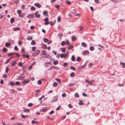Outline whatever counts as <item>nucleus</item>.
Returning a JSON list of instances; mask_svg holds the SVG:
<instances>
[{
  "label": "nucleus",
  "instance_id": "nucleus-52",
  "mask_svg": "<svg viewBox=\"0 0 125 125\" xmlns=\"http://www.w3.org/2000/svg\"><path fill=\"white\" fill-rule=\"evenodd\" d=\"M70 68L72 70H75V68L73 66L71 67H70Z\"/></svg>",
  "mask_w": 125,
  "mask_h": 125
},
{
  "label": "nucleus",
  "instance_id": "nucleus-31",
  "mask_svg": "<svg viewBox=\"0 0 125 125\" xmlns=\"http://www.w3.org/2000/svg\"><path fill=\"white\" fill-rule=\"evenodd\" d=\"M36 49V47H35L34 46V47H32V51L34 52L35 51Z\"/></svg>",
  "mask_w": 125,
  "mask_h": 125
},
{
  "label": "nucleus",
  "instance_id": "nucleus-35",
  "mask_svg": "<svg viewBox=\"0 0 125 125\" xmlns=\"http://www.w3.org/2000/svg\"><path fill=\"white\" fill-rule=\"evenodd\" d=\"M30 9L32 10H35V8L34 6H32L31 8Z\"/></svg>",
  "mask_w": 125,
  "mask_h": 125
},
{
  "label": "nucleus",
  "instance_id": "nucleus-22",
  "mask_svg": "<svg viewBox=\"0 0 125 125\" xmlns=\"http://www.w3.org/2000/svg\"><path fill=\"white\" fill-rule=\"evenodd\" d=\"M35 52V53H36V54L37 55L40 53V51L39 50H37Z\"/></svg>",
  "mask_w": 125,
  "mask_h": 125
},
{
  "label": "nucleus",
  "instance_id": "nucleus-57",
  "mask_svg": "<svg viewBox=\"0 0 125 125\" xmlns=\"http://www.w3.org/2000/svg\"><path fill=\"white\" fill-rule=\"evenodd\" d=\"M14 49L16 51H18V48L16 46H15L14 47Z\"/></svg>",
  "mask_w": 125,
  "mask_h": 125
},
{
  "label": "nucleus",
  "instance_id": "nucleus-40",
  "mask_svg": "<svg viewBox=\"0 0 125 125\" xmlns=\"http://www.w3.org/2000/svg\"><path fill=\"white\" fill-rule=\"evenodd\" d=\"M77 60L78 62H79L81 60V58L79 57H78L77 59Z\"/></svg>",
  "mask_w": 125,
  "mask_h": 125
},
{
  "label": "nucleus",
  "instance_id": "nucleus-42",
  "mask_svg": "<svg viewBox=\"0 0 125 125\" xmlns=\"http://www.w3.org/2000/svg\"><path fill=\"white\" fill-rule=\"evenodd\" d=\"M3 51L4 52H6L7 51V49L6 48H3Z\"/></svg>",
  "mask_w": 125,
  "mask_h": 125
},
{
  "label": "nucleus",
  "instance_id": "nucleus-20",
  "mask_svg": "<svg viewBox=\"0 0 125 125\" xmlns=\"http://www.w3.org/2000/svg\"><path fill=\"white\" fill-rule=\"evenodd\" d=\"M27 40H31L32 39V37L31 36H29L27 38Z\"/></svg>",
  "mask_w": 125,
  "mask_h": 125
},
{
  "label": "nucleus",
  "instance_id": "nucleus-48",
  "mask_svg": "<svg viewBox=\"0 0 125 125\" xmlns=\"http://www.w3.org/2000/svg\"><path fill=\"white\" fill-rule=\"evenodd\" d=\"M52 52L55 55H56L57 54V52L56 51L54 50H53L52 51Z\"/></svg>",
  "mask_w": 125,
  "mask_h": 125
},
{
  "label": "nucleus",
  "instance_id": "nucleus-49",
  "mask_svg": "<svg viewBox=\"0 0 125 125\" xmlns=\"http://www.w3.org/2000/svg\"><path fill=\"white\" fill-rule=\"evenodd\" d=\"M44 65L46 67H47L49 66L48 64L46 62L44 63Z\"/></svg>",
  "mask_w": 125,
  "mask_h": 125
},
{
  "label": "nucleus",
  "instance_id": "nucleus-18",
  "mask_svg": "<svg viewBox=\"0 0 125 125\" xmlns=\"http://www.w3.org/2000/svg\"><path fill=\"white\" fill-rule=\"evenodd\" d=\"M73 46L72 45H70L68 47V49L70 50L73 47Z\"/></svg>",
  "mask_w": 125,
  "mask_h": 125
},
{
  "label": "nucleus",
  "instance_id": "nucleus-39",
  "mask_svg": "<svg viewBox=\"0 0 125 125\" xmlns=\"http://www.w3.org/2000/svg\"><path fill=\"white\" fill-rule=\"evenodd\" d=\"M55 21L54 22H53V23H52V21H51L50 22V25H52V26L54 24V23H55Z\"/></svg>",
  "mask_w": 125,
  "mask_h": 125
},
{
  "label": "nucleus",
  "instance_id": "nucleus-27",
  "mask_svg": "<svg viewBox=\"0 0 125 125\" xmlns=\"http://www.w3.org/2000/svg\"><path fill=\"white\" fill-rule=\"evenodd\" d=\"M58 61L56 60L54 61L53 62V64L54 65H56L58 64Z\"/></svg>",
  "mask_w": 125,
  "mask_h": 125
},
{
  "label": "nucleus",
  "instance_id": "nucleus-3",
  "mask_svg": "<svg viewBox=\"0 0 125 125\" xmlns=\"http://www.w3.org/2000/svg\"><path fill=\"white\" fill-rule=\"evenodd\" d=\"M58 97L57 95L54 96L52 99L51 102H56L57 100Z\"/></svg>",
  "mask_w": 125,
  "mask_h": 125
},
{
  "label": "nucleus",
  "instance_id": "nucleus-53",
  "mask_svg": "<svg viewBox=\"0 0 125 125\" xmlns=\"http://www.w3.org/2000/svg\"><path fill=\"white\" fill-rule=\"evenodd\" d=\"M4 16L3 15V14H0V19L2 18Z\"/></svg>",
  "mask_w": 125,
  "mask_h": 125
},
{
  "label": "nucleus",
  "instance_id": "nucleus-29",
  "mask_svg": "<svg viewBox=\"0 0 125 125\" xmlns=\"http://www.w3.org/2000/svg\"><path fill=\"white\" fill-rule=\"evenodd\" d=\"M74 96L75 97H79V95L77 93H75Z\"/></svg>",
  "mask_w": 125,
  "mask_h": 125
},
{
  "label": "nucleus",
  "instance_id": "nucleus-47",
  "mask_svg": "<svg viewBox=\"0 0 125 125\" xmlns=\"http://www.w3.org/2000/svg\"><path fill=\"white\" fill-rule=\"evenodd\" d=\"M65 44V42L64 41H62L61 42V45L62 46H64Z\"/></svg>",
  "mask_w": 125,
  "mask_h": 125
},
{
  "label": "nucleus",
  "instance_id": "nucleus-23",
  "mask_svg": "<svg viewBox=\"0 0 125 125\" xmlns=\"http://www.w3.org/2000/svg\"><path fill=\"white\" fill-rule=\"evenodd\" d=\"M9 84L10 85L13 86L14 85V84L13 82H11Z\"/></svg>",
  "mask_w": 125,
  "mask_h": 125
},
{
  "label": "nucleus",
  "instance_id": "nucleus-51",
  "mask_svg": "<svg viewBox=\"0 0 125 125\" xmlns=\"http://www.w3.org/2000/svg\"><path fill=\"white\" fill-rule=\"evenodd\" d=\"M72 41H74L75 39V36H73L72 38Z\"/></svg>",
  "mask_w": 125,
  "mask_h": 125
},
{
  "label": "nucleus",
  "instance_id": "nucleus-46",
  "mask_svg": "<svg viewBox=\"0 0 125 125\" xmlns=\"http://www.w3.org/2000/svg\"><path fill=\"white\" fill-rule=\"evenodd\" d=\"M9 69L8 67H6L5 70V72L6 73H7L9 71Z\"/></svg>",
  "mask_w": 125,
  "mask_h": 125
},
{
  "label": "nucleus",
  "instance_id": "nucleus-60",
  "mask_svg": "<svg viewBox=\"0 0 125 125\" xmlns=\"http://www.w3.org/2000/svg\"><path fill=\"white\" fill-rule=\"evenodd\" d=\"M95 2L97 4H99V0H95Z\"/></svg>",
  "mask_w": 125,
  "mask_h": 125
},
{
  "label": "nucleus",
  "instance_id": "nucleus-2",
  "mask_svg": "<svg viewBox=\"0 0 125 125\" xmlns=\"http://www.w3.org/2000/svg\"><path fill=\"white\" fill-rule=\"evenodd\" d=\"M25 76L24 75V73H23L19 75L17 78V79L19 80H22L25 78Z\"/></svg>",
  "mask_w": 125,
  "mask_h": 125
},
{
  "label": "nucleus",
  "instance_id": "nucleus-36",
  "mask_svg": "<svg viewBox=\"0 0 125 125\" xmlns=\"http://www.w3.org/2000/svg\"><path fill=\"white\" fill-rule=\"evenodd\" d=\"M57 85V83L56 82H54L53 84V85L54 87L56 86Z\"/></svg>",
  "mask_w": 125,
  "mask_h": 125
},
{
  "label": "nucleus",
  "instance_id": "nucleus-63",
  "mask_svg": "<svg viewBox=\"0 0 125 125\" xmlns=\"http://www.w3.org/2000/svg\"><path fill=\"white\" fill-rule=\"evenodd\" d=\"M44 95H42L41 97L39 98V100H40L41 99H42L43 98H44Z\"/></svg>",
  "mask_w": 125,
  "mask_h": 125
},
{
  "label": "nucleus",
  "instance_id": "nucleus-13",
  "mask_svg": "<svg viewBox=\"0 0 125 125\" xmlns=\"http://www.w3.org/2000/svg\"><path fill=\"white\" fill-rule=\"evenodd\" d=\"M22 56L23 58L26 57L27 58H29V56L28 55H25L24 54L22 55Z\"/></svg>",
  "mask_w": 125,
  "mask_h": 125
},
{
  "label": "nucleus",
  "instance_id": "nucleus-61",
  "mask_svg": "<svg viewBox=\"0 0 125 125\" xmlns=\"http://www.w3.org/2000/svg\"><path fill=\"white\" fill-rule=\"evenodd\" d=\"M44 41L46 43L47 42H48V40L47 39H45V38H44Z\"/></svg>",
  "mask_w": 125,
  "mask_h": 125
},
{
  "label": "nucleus",
  "instance_id": "nucleus-32",
  "mask_svg": "<svg viewBox=\"0 0 125 125\" xmlns=\"http://www.w3.org/2000/svg\"><path fill=\"white\" fill-rule=\"evenodd\" d=\"M31 44L32 45H34L35 44V41L34 40H32V41Z\"/></svg>",
  "mask_w": 125,
  "mask_h": 125
},
{
  "label": "nucleus",
  "instance_id": "nucleus-12",
  "mask_svg": "<svg viewBox=\"0 0 125 125\" xmlns=\"http://www.w3.org/2000/svg\"><path fill=\"white\" fill-rule=\"evenodd\" d=\"M42 48L44 49H46V46L45 44H42Z\"/></svg>",
  "mask_w": 125,
  "mask_h": 125
},
{
  "label": "nucleus",
  "instance_id": "nucleus-64",
  "mask_svg": "<svg viewBox=\"0 0 125 125\" xmlns=\"http://www.w3.org/2000/svg\"><path fill=\"white\" fill-rule=\"evenodd\" d=\"M79 31H82L83 29V27H82L81 26H80L79 27Z\"/></svg>",
  "mask_w": 125,
  "mask_h": 125
},
{
  "label": "nucleus",
  "instance_id": "nucleus-30",
  "mask_svg": "<svg viewBox=\"0 0 125 125\" xmlns=\"http://www.w3.org/2000/svg\"><path fill=\"white\" fill-rule=\"evenodd\" d=\"M51 67H52V68L56 69H57L59 68L58 67L55 66H51Z\"/></svg>",
  "mask_w": 125,
  "mask_h": 125
},
{
  "label": "nucleus",
  "instance_id": "nucleus-59",
  "mask_svg": "<svg viewBox=\"0 0 125 125\" xmlns=\"http://www.w3.org/2000/svg\"><path fill=\"white\" fill-rule=\"evenodd\" d=\"M75 85V83H70L68 85V86H73Z\"/></svg>",
  "mask_w": 125,
  "mask_h": 125
},
{
  "label": "nucleus",
  "instance_id": "nucleus-37",
  "mask_svg": "<svg viewBox=\"0 0 125 125\" xmlns=\"http://www.w3.org/2000/svg\"><path fill=\"white\" fill-rule=\"evenodd\" d=\"M29 111V110L26 109L23 110V112H24L28 113Z\"/></svg>",
  "mask_w": 125,
  "mask_h": 125
},
{
  "label": "nucleus",
  "instance_id": "nucleus-25",
  "mask_svg": "<svg viewBox=\"0 0 125 125\" xmlns=\"http://www.w3.org/2000/svg\"><path fill=\"white\" fill-rule=\"evenodd\" d=\"M90 49L91 51H93L94 50V48L93 46H91L90 48Z\"/></svg>",
  "mask_w": 125,
  "mask_h": 125
},
{
  "label": "nucleus",
  "instance_id": "nucleus-33",
  "mask_svg": "<svg viewBox=\"0 0 125 125\" xmlns=\"http://www.w3.org/2000/svg\"><path fill=\"white\" fill-rule=\"evenodd\" d=\"M15 53L11 52V53H8V55L9 56H11V55H13L14 54H15Z\"/></svg>",
  "mask_w": 125,
  "mask_h": 125
},
{
  "label": "nucleus",
  "instance_id": "nucleus-56",
  "mask_svg": "<svg viewBox=\"0 0 125 125\" xmlns=\"http://www.w3.org/2000/svg\"><path fill=\"white\" fill-rule=\"evenodd\" d=\"M32 66L31 65L28 68V70H30L32 68Z\"/></svg>",
  "mask_w": 125,
  "mask_h": 125
},
{
  "label": "nucleus",
  "instance_id": "nucleus-10",
  "mask_svg": "<svg viewBox=\"0 0 125 125\" xmlns=\"http://www.w3.org/2000/svg\"><path fill=\"white\" fill-rule=\"evenodd\" d=\"M81 45L83 47H86L87 46V45L86 43L84 42H82V43Z\"/></svg>",
  "mask_w": 125,
  "mask_h": 125
},
{
  "label": "nucleus",
  "instance_id": "nucleus-16",
  "mask_svg": "<svg viewBox=\"0 0 125 125\" xmlns=\"http://www.w3.org/2000/svg\"><path fill=\"white\" fill-rule=\"evenodd\" d=\"M32 123L33 124H38L39 123L37 121H34V120H33L31 121Z\"/></svg>",
  "mask_w": 125,
  "mask_h": 125
},
{
  "label": "nucleus",
  "instance_id": "nucleus-34",
  "mask_svg": "<svg viewBox=\"0 0 125 125\" xmlns=\"http://www.w3.org/2000/svg\"><path fill=\"white\" fill-rule=\"evenodd\" d=\"M58 35L60 38H61L63 36L62 34L61 33H59Z\"/></svg>",
  "mask_w": 125,
  "mask_h": 125
},
{
  "label": "nucleus",
  "instance_id": "nucleus-50",
  "mask_svg": "<svg viewBox=\"0 0 125 125\" xmlns=\"http://www.w3.org/2000/svg\"><path fill=\"white\" fill-rule=\"evenodd\" d=\"M11 92L13 93H15L16 92V91L14 89H12L11 90Z\"/></svg>",
  "mask_w": 125,
  "mask_h": 125
},
{
  "label": "nucleus",
  "instance_id": "nucleus-58",
  "mask_svg": "<svg viewBox=\"0 0 125 125\" xmlns=\"http://www.w3.org/2000/svg\"><path fill=\"white\" fill-rule=\"evenodd\" d=\"M62 95L63 97H65L66 96V94L65 93H63L62 94Z\"/></svg>",
  "mask_w": 125,
  "mask_h": 125
},
{
  "label": "nucleus",
  "instance_id": "nucleus-5",
  "mask_svg": "<svg viewBox=\"0 0 125 125\" xmlns=\"http://www.w3.org/2000/svg\"><path fill=\"white\" fill-rule=\"evenodd\" d=\"M89 53V52L87 50L83 51L82 52V54L83 55L88 54Z\"/></svg>",
  "mask_w": 125,
  "mask_h": 125
},
{
  "label": "nucleus",
  "instance_id": "nucleus-19",
  "mask_svg": "<svg viewBox=\"0 0 125 125\" xmlns=\"http://www.w3.org/2000/svg\"><path fill=\"white\" fill-rule=\"evenodd\" d=\"M47 12L46 10H44L43 12V14L46 16H47Z\"/></svg>",
  "mask_w": 125,
  "mask_h": 125
},
{
  "label": "nucleus",
  "instance_id": "nucleus-43",
  "mask_svg": "<svg viewBox=\"0 0 125 125\" xmlns=\"http://www.w3.org/2000/svg\"><path fill=\"white\" fill-rule=\"evenodd\" d=\"M64 54L62 53L60 55V57L61 58H64Z\"/></svg>",
  "mask_w": 125,
  "mask_h": 125
},
{
  "label": "nucleus",
  "instance_id": "nucleus-26",
  "mask_svg": "<svg viewBox=\"0 0 125 125\" xmlns=\"http://www.w3.org/2000/svg\"><path fill=\"white\" fill-rule=\"evenodd\" d=\"M10 44L8 43H6L5 44V46L7 47H8L9 46H10Z\"/></svg>",
  "mask_w": 125,
  "mask_h": 125
},
{
  "label": "nucleus",
  "instance_id": "nucleus-28",
  "mask_svg": "<svg viewBox=\"0 0 125 125\" xmlns=\"http://www.w3.org/2000/svg\"><path fill=\"white\" fill-rule=\"evenodd\" d=\"M55 7L57 9H58L59 8L60 6L59 5H55Z\"/></svg>",
  "mask_w": 125,
  "mask_h": 125
},
{
  "label": "nucleus",
  "instance_id": "nucleus-15",
  "mask_svg": "<svg viewBox=\"0 0 125 125\" xmlns=\"http://www.w3.org/2000/svg\"><path fill=\"white\" fill-rule=\"evenodd\" d=\"M74 75V72H72L70 74V76L71 77H73Z\"/></svg>",
  "mask_w": 125,
  "mask_h": 125
},
{
  "label": "nucleus",
  "instance_id": "nucleus-24",
  "mask_svg": "<svg viewBox=\"0 0 125 125\" xmlns=\"http://www.w3.org/2000/svg\"><path fill=\"white\" fill-rule=\"evenodd\" d=\"M14 21V20L13 18H11L10 20V23H11L13 22Z\"/></svg>",
  "mask_w": 125,
  "mask_h": 125
},
{
  "label": "nucleus",
  "instance_id": "nucleus-17",
  "mask_svg": "<svg viewBox=\"0 0 125 125\" xmlns=\"http://www.w3.org/2000/svg\"><path fill=\"white\" fill-rule=\"evenodd\" d=\"M17 63V62L16 61L11 63V66H15Z\"/></svg>",
  "mask_w": 125,
  "mask_h": 125
},
{
  "label": "nucleus",
  "instance_id": "nucleus-6",
  "mask_svg": "<svg viewBox=\"0 0 125 125\" xmlns=\"http://www.w3.org/2000/svg\"><path fill=\"white\" fill-rule=\"evenodd\" d=\"M30 80H24L22 82V83L24 85H25L26 83H29L30 82Z\"/></svg>",
  "mask_w": 125,
  "mask_h": 125
},
{
  "label": "nucleus",
  "instance_id": "nucleus-41",
  "mask_svg": "<svg viewBox=\"0 0 125 125\" xmlns=\"http://www.w3.org/2000/svg\"><path fill=\"white\" fill-rule=\"evenodd\" d=\"M39 84H41L42 83V82L41 80H39L37 82Z\"/></svg>",
  "mask_w": 125,
  "mask_h": 125
},
{
  "label": "nucleus",
  "instance_id": "nucleus-11",
  "mask_svg": "<svg viewBox=\"0 0 125 125\" xmlns=\"http://www.w3.org/2000/svg\"><path fill=\"white\" fill-rule=\"evenodd\" d=\"M20 29V28L18 27H15L14 28V30L15 31L19 30Z\"/></svg>",
  "mask_w": 125,
  "mask_h": 125
},
{
  "label": "nucleus",
  "instance_id": "nucleus-54",
  "mask_svg": "<svg viewBox=\"0 0 125 125\" xmlns=\"http://www.w3.org/2000/svg\"><path fill=\"white\" fill-rule=\"evenodd\" d=\"M80 102L79 103V104L80 105H82L83 104V103L80 100H79Z\"/></svg>",
  "mask_w": 125,
  "mask_h": 125
},
{
  "label": "nucleus",
  "instance_id": "nucleus-1",
  "mask_svg": "<svg viewBox=\"0 0 125 125\" xmlns=\"http://www.w3.org/2000/svg\"><path fill=\"white\" fill-rule=\"evenodd\" d=\"M42 56L43 58L48 59L49 58V55H48L46 54L45 51L43 50L42 51Z\"/></svg>",
  "mask_w": 125,
  "mask_h": 125
},
{
  "label": "nucleus",
  "instance_id": "nucleus-14",
  "mask_svg": "<svg viewBox=\"0 0 125 125\" xmlns=\"http://www.w3.org/2000/svg\"><path fill=\"white\" fill-rule=\"evenodd\" d=\"M120 64L121 65H122V67L123 68H125V63L124 62H121Z\"/></svg>",
  "mask_w": 125,
  "mask_h": 125
},
{
  "label": "nucleus",
  "instance_id": "nucleus-44",
  "mask_svg": "<svg viewBox=\"0 0 125 125\" xmlns=\"http://www.w3.org/2000/svg\"><path fill=\"white\" fill-rule=\"evenodd\" d=\"M45 109L43 108L41 109H40V111L41 112H44L45 111V110L46 109V107H45Z\"/></svg>",
  "mask_w": 125,
  "mask_h": 125
},
{
  "label": "nucleus",
  "instance_id": "nucleus-21",
  "mask_svg": "<svg viewBox=\"0 0 125 125\" xmlns=\"http://www.w3.org/2000/svg\"><path fill=\"white\" fill-rule=\"evenodd\" d=\"M75 58L74 55H73L72 56L71 58V60L72 61H75Z\"/></svg>",
  "mask_w": 125,
  "mask_h": 125
},
{
  "label": "nucleus",
  "instance_id": "nucleus-45",
  "mask_svg": "<svg viewBox=\"0 0 125 125\" xmlns=\"http://www.w3.org/2000/svg\"><path fill=\"white\" fill-rule=\"evenodd\" d=\"M32 105L33 104L32 103H30L28 104V107H30L32 106Z\"/></svg>",
  "mask_w": 125,
  "mask_h": 125
},
{
  "label": "nucleus",
  "instance_id": "nucleus-8",
  "mask_svg": "<svg viewBox=\"0 0 125 125\" xmlns=\"http://www.w3.org/2000/svg\"><path fill=\"white\" fill-rule=\"evenodd\" d=\"M34 5L35 6L37 7L38 8H40L41 7V5L38 3H35Z\"/></svg>",
  "mask_w": 125,
  "mask_h": 125
},
{
  "label": "nucleus",
  "instance_id": "nucleus-9",
  "mask_svg": "<svg viewBox=\"0 0 125 125\" xmlns=\"http://www.w3.org/2000/svg\"><path fill=\"white\" fill-rule=\"evenodd\" d=\"M38 13V12H36L35 14V16L36 17L38 18H40V17L41 15L39 14H38V15L37 14Z\"/></svg>",
  "mask_w": 125,
  "mask_h": 125
},
{
  "label": "nucleus",
  "instance_id": "nucleus-4",
  "mask_svg": "<svg viewBox=\"0 0 125 125\" xmlns=\"http://www.w3.org/2000/svg\"><path fill=\"white\" fill-rule=\"evenodd\" d=\"M48 19L47 18H46L44 19V21H45L44 24L45 25H47L49 23V22L48 21Z\"/></svg>",
  "mask_w": 125,
  "mask_h": 125
},
{
  "label": "nucleus",
  "instance_id": "nucleus-38",
  "mask_svg": "<svg viewBox=\"0 0 125 125\" xmlns=\"http://www.w3.org/2000/svg\"><path fill=\"white\" fill-rule=\"evenodd\" d=\"M66 49L65 48H64L62 49V51L63 52H64L66 51Z\"/></svg>",
  "mask_w": 125,
  "mask_h": 125
},
{
  "label": "nucleus",
  "instance_id": "nucleus-7",
  "mask_svg": "<svg viewBox=\"0 0 125 125\" xmlns=\"http://www.w3.org/2000/svg\"><path fill=\"white\" fill-rule=\"evenodd\" d=\"M34 17L33 14H31L27 16V17L29 18H33Z\"/></svg>",
  "mask_w": 125,
  "mask_h": 125
},
{
  "label": "nucleus",
  "instance_id": "nucleus-62",
  "mask_svg": "<svg viewBox=\"0 0 125 125\" xmlns=\"http://www.w3.org/2000/svg\"><path fill=\"white\" fill-rule=\"evenodd\" d=\"M54 113V111L53 110H52L50 112H49V114H53V113Z\"/></svg>",
  "mask_w": 125,
  "mask_h": 125
},
{
  "label": "nucleus",
  "instance_id": "nucleus-55",
  "mask_svg": "<svg viewBox=\"0 0 125 125\" xmlns=\"http://www.w3.org/2000/svg\"><path fill=\"white\" fill-rule=\"evenodd\" d=\"M20 82H15V84L16 85H18L20 84Z\"/></svg>",
  "mask_w": 125,
  "mask_h": 125
}]
</instances>
